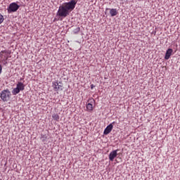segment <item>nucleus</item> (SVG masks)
Listing matches in <instances>:
<instances>
[{
	"instance_id": "obj_18",
	"label": "nucleus",
	"mask_w": 180,
	"mask_h": 180,
	"mask_svg": "<svg viewBox=\"0 0 180 180\" xmlns=\"http://www.w3.org/2000/svg\"><path fill=\"white\" fill-rule=\"evenodd\" d=\"M93 102H95V100L92 99Z\"/></svg>"
},
{
	"instance_id": "obj_13",
	"label": "nucleus",
	"mask_w": 180,
	"mask_h": 180,
	"mask_svg": "<svg viewBox=\"0 0 180 180\" xmlns=\"http://www.w3.org/2000/svg\"><path fill=\"white\" fill-rule=\"evenodd\" d=\"M41 141L44 143V141H47V136L46 135H42L41 137Z\"/></svg>"
},
{
	"instance_id": "obj_6",
	"label": "nucleus",
	"mask_w": 180,
	"mask_h": 180,
	"mask_svg": "<svg viewBox=\"0 0 180 180\" xmlns=\"http://www.w3.org/2000/svg\"><path fill=\"white\" fill-rule=\"evenodd\" d=\"M117 151H119V150H112V152H110V153L109 155L110 161H114L115 158H116V157H117Z\"/></svg>"
},
{
	"instance_id": "obj_17",
	"label": "nucleus",
	"mask_w": 180,
	"mask_h": 180,
	"mask_svg": "<svg viewBox=\"0 0 180 180\" xmlns=\"http://www.w3.org/2000/svg\"><path fill=\"white\" fill-rule=\"evenodd\" d=\"M94 84H91V89H94Z\"/></svg>"
},
{
	"instance_id": "obj_3",
	"label": "nucleus",
	"mask_w": 180,
	"mask_h": 180,
	"mask_svg": "<svg viewBox=\"0 0 180 180\" xmlns=\"http://www.w3.org/2000/svg\"><path fill=\"white\" fill-rule=\"evenodd\" d=\"M20 91H25V84L20 82H18L17 84V87L13 89L12 94L13 95H18Z\"/></svg>"
},
{
	"instance_id": "obj_16",
	"label": "nucleus",
	"mask_w": 180,
	"mask_h": 180,
	"mask_svg": "<svg viewBox=\"0 0 180 180\" xmlns=\"http://www.w3.org/2000/svg\"><path fill=\"white\" fill-rule=\"evenodd\" d=\"M2 72V65H0V74Z\"/></svg>"
},
{
	"instance_id": "obj_10",
	"label": "nucleus",
	"mask_w": 180,
	"mask_h": 180,
	"mask_svg": "<svg viewBox=\"0 0 180 180\" xmlns=\"http://www.w3.org/2000/svg\"><path fill=\"white\" fill-rule=\"evenodd\" d=\"M110 16H116V15H117V10H116V8L110 9Z\"/></svg>"
},
{
	"instance_id": "obj_7",
	"label": "nucleus",
	"mask_w": 180,
	"mask_h": 180,
	"mask_svg": "<svg viewBox=\"0 0 180 180\" xmlns=\"http://www.w3.org/2000/svg\"><path fill=\"white\" fill-rule=\"evenodd\" d=\"M113 129V124H110L104 130L103 134L108 135Z\"/></svg>"
},
{
	"instance_id": "obj_15",
	"label": "nucleus",
	"mask_w": 180,
	"mask_h": 180,
	"mask_svg": "<svg viewBox=\"0 0 180 180\" xmlns=\"http://www.w3.org/2000/svg\"><path fill=\"white\" fill-rule=\"evenodd\" d=\"M79 30H80L79 27H77V28H76V29L75 30L74 32H75V34H77V33H79Z\"/></svg>"
},
{
	"instance_id": "obj_4",
	"label": "nucleus",
	"mask_w": 180,
	"mask_h": 180,
	"mask_svg": "<svg viewBox=\"0 0 180 180\" xmlns=\"http://www.w3.org/2000/svg\"><path fill=\"white\" fill-rule=\"evenodd\" d=\"M19 8H20V6L18 5V4L11 3L9 5V7L8 8V13H12L13 12H16V11H18V9H19Z\"/></svg>"
},
{
	"instance_id": "obj_11",
	"label": "nucleus",
	"mask_w": 180,
	"mask_h": 180,
	"mask_svg": "<svg viewBox=\"0 0 180 180\" xmlns=\"http://www.w3.org/2000/svg\"><path fill=\"white\" fill-rule=\"evenodd\" d=\"M86 109L89 112H92V110H94V105H92V103H89L86 105Z\"/></svg>"
},
{
	"instance_id": "obj_14",
	"label": "nucleus",
	"mask_w": 180,
	"mask_h": 180,
	"mask_svg": "<svg viewBox=\"0 0 180 180\" xmlns=\"http://www.w3.org/2000/svg\"><path fill=\"white\" fill-rule=\"evenodd\" d=\"M2 22H4V15L0 13V25L2 23Z\"/></svg>"
},
{
	"instance_id": "obj_8",
	"label": "nucleus",
	"mask_w": 180,
	"mask_h": 180,
	"mask_svg": "<svg viewBox=\"0 0 180 180\" xmlns=\"http://www.w3.org/2000/svg\"><path fill=\"white\" fill-rule=\"evenodd\" d=\"M9 54H11V53H9L8 51L5 50V51H1L0 52V57H4L6 60H8V58H9Z\"/></svg>"
},
{
	"instance_id": "obj_5",
	"label": "nucleus",
	"mask_w": 180,
	"mask_h": 180,
	"mask_svg": "<svg viewBox=\"0 0 180 180\" xmlns=\"http://www.w3.org/2000/svg\"><path fill=\"white\" fill-rule=\"evenodd\" d=\"M52 86H53V90H54L55 91H63V83H59V84H58V81L53 82Z\"/></svg>"
},
{
	"instance_id": "obj_2",
	"label": "nucleus",
	"mask_w": 180,
	"mask_h": 180,
	"mask_svg": "<svg viewBox=\"0 0 180 180\" xmlns=\"http://www.w3.org/2000/svg\"><path fill=\"white\" fill-rule=\"evenodd\" d=\"M0 98L4 102H8L11 98V91L8 89L3 90L1 93Z\"/></svg>"
},
{
	"instance_id": "obj_9",
	"label": "nucleus",
	"mask_w": 180,
	"mask_h": 180,
	"mask_svg": "<svg viewBox=\"0 0 180 180\" xmlns=\"http://www.w3.org/2000/svg\"><path fill=\"white\" fill-rule=\"evenodd\" d=\"M172 51H173L172 49H167L165 56V60H169V57H171V54H172Z\"/></svg>"
},
{
	"instance_id": "obj_12",
	"label": "nucleus",
	"mask_w": 180,
	"mask_h": 180,
	"mask_svg": "<svg viewBox=\"0 0 180 180\" xmlns=\"http://www.w3.org/2000/svg\"><path fill=\"white\" fill-rule=\"evenodd\" d=\"M52 117L53 120H56V122H58V120H60V115H58V114H53L52 115Z\"/></svg>"
},
{
	"instance_id": "obj_19",
	"label": "nucleus",
	"mask_w": 180,
	"mask_h": 180,
	"mask_svg": "<svg viewBox=\"0 0 180 180\" xmlns=\"http://www.w3.org/2000/svg\"><path fill=\"white\" fill-rule=\"evenodd\" d=\"M112 124H115V122H112Z\"/></svg>"
},
{
	"instance_id": "obj_1",
	"label": "nucleus",
	"mask_w": 180,
	"mask_h": 180,
	"mask_svg": "<svg viewBox=\"0 0 180 180\" xmlns=\"http://www.w3.org/2000/svg\"><path fill=\"white\" fill-rule=\"evenodd\" d=\"M75 5H77L75 0H71L69 2L62 4L59 7L57 15L60 16V18H67L70 15V12L75 9Z\"/></svg>"
}]
</instances>
